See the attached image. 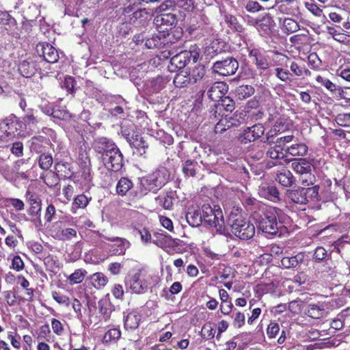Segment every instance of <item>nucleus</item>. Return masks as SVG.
<instances>
[{"mask_svg":"<svg viewBox=\"0 0 350 350\" xmlns=\"http://www.w3.org/2000/svg\"><path fill=\"white\" fill-rule=\"evenodd\" d=\"M92 148L107 169L114 172L121 170L123 166V155L111 139L104 137L96 138Z\"/></svg>","mask_w":350,"mask_h":350,"instance_id":"obj_1","label":"nucleus"},{"mask_svg":"<svg viewBox=\"0 0 350 350\" xmlns=\"http://www.w3.org/2000/svg\"><path fill=\"white\" fill-rule=\"evenodd\" d=\"M286 215L275 207H268L262 212L258 221L259 229L265 233L275 235L284 223Z\"/></svg>","mask_w":350,"mask_h":350,"instance_id":"obj_2","label":"nucleus"},{"mask_svg":"<svg viewBox=\"0 0 350 350\" xmlns=\"http://www.w3.org/2000/svg\"><path fill=\"white\" fill-rule=\"evenodd\" d=\"M231 230L232 234L242 240H248L255 234V227L242 216L231 215Z\"/></svg>","mask_w":350,"mask_h":350,"instance_id":"obj_3","label":"nucleus"},{"mask_svg":"<svg viewBox=\"0 0 350 350\" xmlns=\"http://www.w3.org/2000/svg\"><path fill=\"white\" fill-rule=\"evenodd\" d=\"M200 51L198 46H191L189 50L183 51L171 58L169 68L171 71H175L176 69L180 70L186 66L191 59L193 62H196L200 56Z\"/></svg>","mask_w":350,"mask_h":350,"instance_id":"obj_4","label":"nucleus"},{"mask_svg":"<svg viewBox=\"0 0 350 350\" xmlns=\"http://www.w3.org/2000/svg\"><path fill=\"white\" fill-rule=\"evenodd\" d=\"M202 221L210 227L215 228L217 232L221 231L224 226L222 211L219 206L213 208L209 204L202 207Z\"/></svg>","mask_w":350,"mask_h":350,"instance_id":"obj_5","label":"nucleus"},{"mask_svg":"<svg viewBox=\"0 0 350 350\" xmlns=\"http://www.w3.org/2000/svg\"><path fill=\"white\" fill-rule=\"evenodd\" d=\"M152 277L144 269H139L129 280L130 288L135 293L140 294L146 292L150 284Z\"/></svg>","mask_w":350,"mask_h":350,"instance_id":"obj_6","label":"nucleus"},{"mask_svg":"<svg viewBox=\"0 0 350 350\" xmlns=\"http://www.w3.org/2000/svg\"><path fill=\"white\" fill-rule=\"evenodd\" d=\"M291 167L298 174L302 176L301 181L308 185L312 184L314 179L312 174V165L306 159H294L292 161Z\"/></svg>","mask_w":350,"mask_h":350,"instance_id":"obj_7","label":"nucleus"},{"mask_svg":"<svg viewBox=\"0 0 350 350\" xmlns=\"http://www.w3.org/2000/svg\"><path fill=\"white\" fill-rule=\"evenodd\" d=\"M239 68V63L235 58L228 57L224 60L217 61L213 64V70L222 76L234 75Z\"/></svg>","mask_w":350,"mask_h":350,"instance_id":"obj_8","label":"nucleus"},{"mask_svg":"<svg viewBox=\"0 0 350 350\" xmlns=\"http://www.w3.org/2000/svg\"><path fill=\"white\" fill-rule=\"evenodd\" d=\"M26 197L27 202L30 204L27 212L29 215L33 217L31 221L38 222L40 225H42L40 219L42 204L40 197L36 193H31L29 191H27Z\"/></svg>","mask_w":350,"mask_h":350,"instance_id":"obj_9","label":"nucleus"},{"mask_svg":"<svg viewBox=\"0 0 350 350\" xmlns=\"http://www.w3.org/2000/svg\"><path fill=\"white\" fill-rule=\"evenodd\" d=\"M265 132L264 126L260 124H254L251 127H247L239 135V140L241 144H247L254 142L260 138Z\"/></svg>","mask_w":350,"mask_h":350,"instance_id":"obj_10","label":"nucleus"},{"mask_svg":"<svg viewBox=\"0 0 350 350\" xmlns=\"http://www.w3.org/2000/svg\"><path fill=\"white\" fill-rule=\"evenodd\" d=\"M36 50L38 53L42 55L48 63L53 64L59 59L57 49L49 43H39L36 46Z\"/></svg>","mask_w":350,"mask_h":350,"instance_id":"obj_11","label":"nucleus"},{"mask_svg":"<svg viewBox=\"0 0 350 350\" xmlns=\"http://www.w3.org/2000/svg\"><path fill=\"white\" fill-rule=\"evenodd\" d=\"M142 314L137 310L126 311L123 313L124 328L133 331L138 328L142 321Z\"/></svg>","mask_w":350,"mask_h":350,"instance_id":"obj_12","label":"nucleus"},{"mask_svg":"<svg viewBox=\"0 0 350 350\" xmlns=\"http://www.w3.org/2000/svg\"><path fill=\"white\" fill-rule=\"evenodd\" d=\"M228 86L223 81L214 82L207 90L208 97L214 101H219L228 92Z\"/></svg>","mask_w":350,"mask_h":350,"instance_id":"obj_13","label":"nucleus"},{"mask_svg":"<svg viewBox=\"0 0 350 350\" xmlns=\"http://www.w3.org/2000/svg\"><path fill=\"white\" fill-rule=\"evenodd\" d=\"M177 16L175 14L171 12L161 13L154 18V23L157 27L165 26V28L172 27L177 23Z\"/></svg>","mask_w":350,"mask_h":350,"instance_id":"obj_14","label":"nucleus"},{"mask_svg":"<svg viewBox=\"0 0 350 350\" xmlns=\"http://www.w3.org/2000/svg\"><path fill=\"white\" fill-rule=\"evenodd\" d=\"M103 237L107 241L111 242H116L112 245L113 253L116 255H123L125 254L126 250L130 247V242L126 239L120 238L118 237H109L107 236H103Z\"/></svg>","mask_w":350,"mask_h":350,"instance_id":"obj_15","label":"nucleus"},{"mask_svg":"<svg viewBox=\"0 0 350 350\" xmlns=\"http://www.w3.org/2000/svg\"><path fill=\"white\" fill-rule=\"evenodd\" d=\"M15 122L13 120L0 123V143L6 142L15 135ZM16 130V129L15 128Z\"/></svg>","mask_w":350,"mask_h":350,"instance_id":"obj_16","label":"nucleus"},{"mask_svg":"<svg viewBox=\"0 0 350 350\" xmlns=\"http://www.w3.org/2000/svg\"><path fill=\"white\" fill-rule=\"evenodd\" d=\"M150 176L152 178L153 182L156 183L155 185L159 186L160 189L167 183L170 178V173L164 167L158 168L153 173L150 174Z\"/></svg>","mask_w":350,"mask_h":350,"instance_id":"obj_17","label":"nucleus"},{"mask_svg":"<svg viewBox=\"0 0 350 350\" xmlns=\"http://www.w3.org/2000/svg\"><path fill=\"white\" fill-rule=\"evenodd\" d=\"M259 193L262 197L274 202L280 200V192L274 185L261 186L259 189Z\"/></svg>","mask_w":350,"mask_h":350,"instance_id":"obj_18","label":"nucleus"},{"mask_svg":"<svg viewBox=\"0 0 350 350\" xmlns=\"http://www.w3.org/2000/svg\"><path fill=\"white\" fill-rule=\"evenodd\" d=\"M305 256L304 253L299 252L293 256L283 257L281 260V265L285 269L297 267L304 262Z\"/></svg>","mask_w":350,"mask_h":350,"instance_id":"obj_19","label":"nucleus"},{"mask_svg":"<svg viewBox=\"0 0 350 350\" xmlns=\"http://www.w3.org/2000/svg\"><path fill=\"white\" fill-rule=\"evenodd\" d=\"M286 196L295 204H306L307 203L304 187H298L296 189L287 190Z\"/></svg>","mask_w":350,"mask_h":350,"instance_id":"obj_20","label":"nucleus"},{"mask_svg":"<svg viewBox=\"0 0 350 350\" xmlns=\"http://www.w3.org/2000/svg\"><path fill=\"white\" fill-rule=\"evenodd\" d=\"M155 185L156 183L153 182L150 174L141 178L139 187L141 195L144 196L149 191L155 192L159 190L160 189L159 187Z\"/></svg>","mask_w":350,"mask_h":350,"instance_id":"obj_21","label":"nucleus"},{"mask_svg":"<svg viewBox=\"0 0 350 350\" xmlns=\"http://www.w3.org/2000/svg\"><path fill=\"white\" fill-rule=\"evenodd\" d=\"M306 314L312 319H319L326 316L327 312L323 304L317 303L309 304Z\"/></svg>","mask_w":350,"mask_h":350,"instance_id":"obj_22","label":"nucleus"},{"mask_svg":"<svg viewBox=\"0 0 350 350\" xmlns=\"http://www.w3.org/2000/svg\"><path fill=\"white\" fill-rule=\"evenodd\" d=\"M308 149V146L304 143L293 142L290 146L286 148L285 154L286 155L290 154L293 157H303L307 154Z\"/></svg>","mask_w":350,"mask_h":350,"instance_id":"obj_23","label":"nucleus"},{"mask_svg":"<svg viewBox=\"0 0 350 350\" xmlns=\"http://www.w3.org/2000/svg\"><path fill=\"white\" fill-rule=\"evenodd\" d=\"M191 85L196 83L201 80L206 79V69L202 65L194 66L191 70L188 71Z\"/></svg>","mask_w":350,"mask_h":350,"instance_id":"obj_24","label":"nucleus"},{"mask_svg":"<svg viewBox=\"0 0 350 350\" xmlns=\"http://www.w3.org/2000/svg\"><path fill=\"white\" fill-rule=\"evenodd\" d=\"M254 23L258 31L264 34H269L273 27V20L271 16L267 15L261 20L256 21Z\"/></svg>","mask_w":350,"mask_h":350,"instance_id":"obj_25","label":"nucleus"},{"mask_svg":"<svg viewBox=\"0 0 350 350\" xmlns=\"http://www.w3.org/2000/svg\"><path fill=\"white\" fill-rule=\"evenodd\" d=\"M275 180L282 186L288 187L292 186L295 179L293 174L286 169L282 170L280 172L277 174Z\"/></svg>","mask_w":350,"mask_h":350,"instance_id":"obj_26","label":"nucleus"},{"mask_svg":"<svg viewBox=\"0 0 350 350\" xmlns=\"http://www.w3.org/2000/svg\"><path fill=\"white\" fill-rule=\"evenodd\" d=\"M18 71L22 76L26 78L32 77L36 71V63L33 61H23L18 66Z\"/></svg>","mask_w":350,"mask_h":350,"instance_id":"obj_27","label":"nucleus"},{"mask_svg":"<svg viewBox=\"0 0 350 350\" xmlns=\"http://www.w3.org/2000/svg\"><path fill=\"white\" fill-rule=\"evenodd\" d=\"M189 75L186 70H180L174 78V83L176 88H185L191 85Z\"/></svg>","mask_w":350,"mask_h":350,"instance_id":"obj_28","label":"nucleus"},{"mask_svg":"<svg viewBox=\"0 0 350 350\" xmlns=\"http://www.w3.org/2000/svg\"><path fill=\"white\" fill-rule=\"evenodd\" d=\"M38 122V120L37 117L32 113V109H29L27 113L23 117L21 128H23V125L24 129L33 131L37 129Z\"/></svg>","mask_w":350,"mask_h":350,"instance_id":"obj_29","label":"nucleus"},{"mask_svg":"<svg viewBox=\"0 0 350 350\" xmlns=\"http://www.w3.org/2000/svg\"><path fill=\"white\" fill-rule=\"evenodd\" d=\"M223 47L224 45L219 40H213L205 47L204 55L207 57L212 58L221 53L223 51Z\"/></svg>","mask_w":350,"mask_h":350,"instance_id":"obj_30","label":"nucleus"},{"mask_svg":"<svg viewBox=\"0 0 350 350\" xmlns=\"http://www.w3.org/2000/svg\"><path fill=\"white\" fill-rule=\"evenodd\" d=\"M186 219L187 223L192 227H198L202 222V213L198 210H191L186 214Z\"/></svg>","mask_w":350,"mask_h":350,"instance_id":"obj_31","label":"nucleus"},{"mask_svg":"<svg viewBox=\"0 0 350 350\" xmlns=\"http://www.w3.org/2000/svg\"><path fill=\"white\" fill-rule=\"evenodd\" d=\"M132 181L126 177H122L116 185V193L118 195L124 196L133 187Z\"/></svg>","mask_w":350,"mask_h":350,"instance_id":"obj_32","label":"nucleus"},{"mask_svg":"<svg viewBox=\"0 0 350 350\" xmlns=\"http://www.w3.org/2000/svg\"><path fill=\"white\" fill-rule=\"evenodd\" d=\"M127 141L129 142L131 146L137 150L140 155L146 153L145 149L148 147V145L143 137L137 135L135 138L132 137V139H129L127 137Z\"/></svg>","mask_w":350,"mask_h":350,"instance_id":"obj_33","label":"nucleus"},{"mask_svg":"<svg viewBox=\"0 0 350 350\" xmlns=\"http://www.w3.org/2000/svg\"><path fill=\"white\" fill-rule=\"evenodd\" d=\"M250 56L253 58V61L260 69L265 70L268 68L269 64L267 59L261 55L258 49L251 50Z\"/></svg>","mask_w":350,"mask_h":350,"instance_id":"obj_34","label":"nucleus"},{"mask_svg":"<svg viewBox=\"0 0 350 350\" xmlns=\"http://www.w3.org/2000/svg\"><path fill=\"white\" fill-rule=\"evenodd\" d=\"M92 284L97 289L103 288L107 283V278L100 272L95 273L90 277Z\"/></svg>","mask_w":350,"mask_h":350,"instance_id":"obj_35","label":"nucleus"},{"mask_svg":"<svg viewBox=\"0 0 350 350\" xmlns=\"http://www.w3.org/2000/svg\"><path fill=\"white\" fill-rule=\"evenodd\" d=\"M155 202L167 210L171 209L173 206L172 198L167 193H162L156 197Z\"/></svg>","mask_w":350,"mask_h":350,"instance_id":"obj_36","label":"nucleus"},{"mask_svg":"<svg viewBox=\"0 0 350 350\" xmlns=\"http://www.w3.org/2000/svg\"><path fill=\"white\" fill-rule=\"evenodd\" d=\"M254 93V88L252 85H242L236 89V94L240 100H244Z\"/></svg>","mask_w":350,"mask_h":350,"instance_id":"obj_37","label":"nucleus"},{"mask_svg":"<svg viewBox=\"0 0 350 350\" xmlns=\"http://www.w3.org/2000/svg\"><path fill=\"white\" fill-rule=\"evenodd\" d=\"M234 119L226 117L221 119L215 126L216 133H222L224 131L230 129L234 124Z\"/></svg>","mask_w":350,"mask_h":350,"instance_id":"obj_38","label":"nucleus"},{"mask_svg":"<svg viewBox=\"0 0 350 350\" xmlns=\"http://www.w3.org/2000/svg\"><path fill=\"white\" fill-rule=\"evenodd\" d=\"M218 104L215 105L217 108L224 109L226 111L232 112L234 109L235 103L229 96H224L218 101Z\"/></svg>","mask_w":350,"mask_h":350,"instance_id":"obj_39","label":"nucleus"},{"mask_svg":"<svg viewBox=\"0 0 350 350\" xmlns=\"http://www.w3.org/2000/svg\"><path fill=\"white\" fill-rule=\"evenodd\" d=\"M317 81L321 85H324L325 88L330 91L332 93H338L340 94L342 90L340 88H338L334 83L327 79H324L321 76L319 75L316 79Z\"/></svg>","mask_w":350,"mask_h":350,"instance_id":"obj_40","label":"nucleus"},{"mask_svg":"<svg viewBox=\"0 0 350 350\" xmlns=\"http://www.w3.org/2000/svg\"><path fill=\"white\" fill-rule=\"evenodd\" d=\"M121 336V332L119 328L109 329L103 336V342L109 343L118 340Z\"/></svg>","mask_w":350,"mask_h":350,"instance_id":"obj_41","label":"nucleus"},{"mask_svg":"<svg viewBox=\"0 0 350 350\" xmlns=\"http://www.w3.org/2000/svg\"><path fill=\"white\" fill-rule=\"evenodd\" d=\"M295 137L293 135H287L278 137L274 142L277 146L282 148V150L286 152V148L290 146L288 144L291 142H295Z\"/></svg>","mask_w":350,"mask_h":350,"instance_id":"obj_42","label":"nucleus"},{"mask_svg":"<svg viewBox=\"0 0 350 350\" xmlns=\"http://www.w3.org/2000/svg\"><path fill=\"white\" fill-rule=\"evenodd\" d=\"M267 156L272 159H282L286 157L285 152L276 144L270 147L266 153Z\"/></svg>","mask_w":350,"mask_h":350,"instance_id":"obj_43","label":"nucleus"},{"mask_svg":"<svg viewBox=\"0 0 350 350\" xmlns=\"http://www.w3.org/2000/svg\"><path fill=\"white\" fill-rule=\"evenodd\" d=\"M319 186L315 185L312 187L305 188L306 197L307 200V202L309 200L313 201H319L321 198L319 193Z\"/></svg>","mask_w":350,"mask_h":350,"instance_id":"obj_44","label":"nucleus"},{"mask_svg":"<svg viewBox=\"0 0 350 350\" xmlns=\"http://www.w3.org/2000/svg\"><path fill=\"white\" fill-rule=\"evenodd\" d=\"M55 168L57 174L64 178H68L72 175L70 170V166L68 163H58L55 165Z\"/></svg>","mask_w":350,"mask_h":350,"instance_id":"obj_45","label":"nucleus"},{"mask_svg":"<svg viewBox=\"0 0 350 350\" xmlns=\"http://www.w3.org/2000/svg\"><path fill=\"white\" fill-rule=\"evenodd\" d=\"M99 312L103 314V318L105 320L109 319L111 316V308H109L110 304L106 299H101L98 301Z\"/></svg>","mask_w":350,"mask_h":350,"instance_id":"obj_46","label":"nucleus"},{"mask_svg":"<svg viewBox=\"0 0 350 350\" xmlns=\"http://www.w3.org/2000/svg\"><path fill=\"white\" fill-rule=\"evenodd\" d=\"M53 163V158L52 156L49 154H42L39 157V165L40 167L44 170H49Z\"/></svg>","mask_w":350,"mask_h":350,"instance_id":"obj_47","label":"nucleus"},{"mask_svg":"<svg viewBox=\"0 0 350 350\" xmlns=\"http://www.w3.org/2000/svg\"><path fill=\"white\" fill-rule=\"evenodd\" d=\"M196 162L191 160H187L183 166V172L187 176H194L196 175L195 165Z\"/></svg>","mask_w":350,"mask_h":350,"instance_id":"obj_48","label":"nucleus"},{"mask_svg":"<svg viewBox=\"0 0 350 350\" xmlns=\"http://www.w3.org/2000/svg\"><path fill=\"white\" fill-rule=\"evenodd\" d=\"M88 204V198L85 195L77 196L72 203V209L73 212L77 208H85Z\"/></svg>","mask_w":350,"mask_h":350,"instance_id":"obj_49","label":"nucleus"},{"mask_svg":"<svg viewBox=\"0 0 350 350\" xmlns=\"http://www.w3.org/2000/svg\"><path fill=\"white\" fill-rule=\"evenodd\" d=\"M163 42L161 41L159 36L154 35L152 37L146 39L144 45L146 46V48L151 49L158 48L161 46Z\"/></svg>","mask_w":350,"mask_h":350,"instance_id":"obj_50","label":"nucleus"},{"mask_svg":"<svg viewBox=\"0 0 350 350\" xmlns=\"http://www.w3.org/2000/svg\"><path fill=\"white\" fill-rule=\"evenodd\" d=\"M77 231L74 228H65L58 232L57 237L62 240H70L76 237Z\"/></svg>","mask_w":350,"mask_h":350,"instance_id":"obj_51","label":"nucleus"},{"mask_svg":"<svg viewBox=\"0 0 350 350\" xmlns=\"http://www.w3.org/2000/svg\"><path fill=\"white\" fill-rule=\"evenodd\" d=\"M176 7L183 8L186 11H192L194 8V3L192 0H174Z\"/></svg>","mask_w":350,"mask_h":350,"instance_id":"obj_52","label":"nucleus"},{"mask_svg":"<svg viewBox=\"0 0 350 350\" xmlns=\"http://www.w3.org/2000/svg\"><path fill=\"white\" fill-rule=\"evenodd\" d=\"M275 73L276 77L282 81H290L293 75L288 70L282 68H276L275 69Z\"/></svg>","mask_w":350,"mask_h":350,"instance_id":"obj_53","label":"nucleus"},{"mask_svg":"<svg viewBox=\"0 0 350 350\" xmlns=\"http://www.w3.org/2000/svg\"><path fill=\"white\" fill-rule=\"evenodd\" d=\"M85 273V271H83L81 269L76 270L70 275L69 280L73 284L80 283L83 280Z\"/></svg>","mask_w":350,"mask_h":350,"instance_id":"obj_54","label":"nucleus"},{"mask_svg":"<svg viewBox=\"0 0 350 350\" xmlns=\"http://www.w3.org/2000/svg\"><path fill=\"white\" fill-rule=\"evenodd\" d=\"M175 8L174 0H166L157 8V10L160 13H165V12L174 10Z\"/></svg>","mask_w":350,"mask_h":350,"instance_id":"obj_55","label":"nucleus"},{"mask_svg":"<svg viewBox=\"0 0 350 350\" xmlns=\"http://www.w3.org/2000/svg\"><path fill=\"white\" fill-rule=\"evenodd\" d=\"M304 5L305 7L314 16L319 17L323 16V10L316 3L305 2ZM323 17L325 18L324 15Z\"/></svg>","mask_w":350,"mask_h":350,"instance_id":"obj_56","label":"nucleus"},{"mask_svg":"<svg viewBox=\"0 0 350 350\" xmlns=\"http://www.w3.org/2000/svg\"><path fill=\"white\" fill-rule=\"evenodd\" d=\"M283 25L288 31L291 33L295 32L299 29L298 23L292 18H285Z\"/></svg>","mask_w":350,"mask_h":350,"instance_id":"obj_57","label":"nucleus"},{"mask_svg":"<svg viewBox=\"0 0 350 350\" xmlns=\"http://www.w3.org/2000/svg\"><path fill=\"white\" fill-rule=\"evenodd\" d=\"M302 305V301L293 300L288 304V309L291 312L298 314L301 311Z\"/></svg>","mask_w":350,"mask_h":350,"instance_id":"obj_58","label":"nucleus"},{"mask_svg":"<svg viewBox=\"0 0 350 350\" xmlns=\"http://www.w3.org/2000/svg\"><path fill=\"white\" fill-rule=\"evenodd\" d=\"M327 33L332 36L333 38L340 42H343L345 39V35L338 33L334 27H327Z\"/></svg>","mask_w":350,"mask_h":350,"instance_id":"obj_59","label":"nucleus"},{"mask_svg":"<svg viewBox=\"0 0 350 350\" xmlns=\"http://www.w3.org/2000/svg\"><path fill=\"white\" fill-rule=\"evenodd\" d=\"M202 332H203L202 336L207 339H211L214 337L215 331L212 327L211 324L204 325L202 327Z\"/></svg>","mask_w":350,"mask_h":350,"instance_id":"obj_60","label":"nucleus"},{"mask_svg":"<svg viewBox=\"0 0 350 350\" xmlns=\"http://www.w3.org/2000/svg\"><path fill=\"white\" fill-rule=\"evenodd\" d=\"M52 297L59 304H65L67 306L70 305L69 298L66 295H61L54 291L52 293Z\"/></svg>","mask_w":350,"mask_h":350,"instance_id":"obj_61","label":"nucleus"},{"mask_svg":"<svg viewBox=\"0 0 350 350\" xmlns=\"http://www.w3.org/2000/svg\"><path fill=\"white\" fill-rule=\"evenodd\" d=\"M11 268L19 271L24 268V262L19 256H15L12 260Z\"/></svg>","mask_w":350,"mask_h":350,"instance_id":"obj_62","label":"nucleus"},{"mask_svg":"<svg viewBox=\"0 0 350 350\" xmlns=\"http://www.w3.org/2000/svg\"><path fill=\"white\" fill-rule=\"evenodd\" d=\"M5 299L7 302V304L10 306H15L16 304V297L15 294L11 291H7L3 292Z\"/></svg>","mask_w":350,"mask_h":350,"instance_id":"obj_63","label":"nucleus"},{"mask_svg":"<svg viewBox=\"0 0 350 350\" xmlns=\"http://www.w3.org/2000/svg\"><path fill=\"white\" fill-rule=\"evenodd\" d=\"M280 331L279 325L276 323H270L268 325L267 333L269 338H274Z\"/></svg>","mask_w":350,"mask_h":350,"instance_id":"obj_64","label":"nucleus"}]
</instances>
